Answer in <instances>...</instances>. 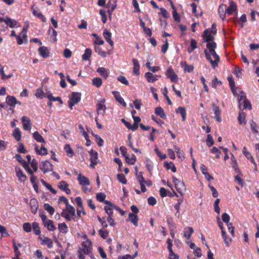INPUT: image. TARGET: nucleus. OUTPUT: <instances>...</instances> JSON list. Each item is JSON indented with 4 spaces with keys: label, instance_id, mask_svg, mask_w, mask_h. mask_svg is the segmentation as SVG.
Instances as JSON below:
<instances>
[{
    "label": "nucleus",
    "instance_id": "f257e3e1",
    "mask_svg": "<svg viewBox=\"0 0 259 259\" xmlns=\"http://www.w3.org/2000/svg\"><path fill=\"white\" fill-rule=\"evenodd\" d=\"M209 32L210 29H207L204 30L202 35L204 41L207 42V49L204 50V54L207 60L210 62L211 67L214 69L218 66L220 57L215 51L217 44L213 41L214 37Z\"/></svg>",
    "mask_w": 259,
    "mask_h": 259
},
{
    "label": "nucleus",
    "instance_id": "f03ea898",
    "mask_svg": "<svg viewBox=\"0 0 259 259\" xmlns=\"http://www.w3.org/2000/svg\"><path fill=\"white\" fill-rule=\"evenodd\" d=\"M61 215L67 221L75 220V209L72 205H68L63 209Z\"/></svg>",
    "mask_w": 259,
    "mask_h": 259
},
{
    "label": "nucleus",
    "instance_id": "7ed1b4c3",
    "mask_svg": "<svg viewBox=\"0 0 259 259\" xmlns=\"http://www.w3.org/2000/svg\"><path fill=\"white\" fill-rule=\"evenodd\" d=\"M81 99V94L78 92H72L69 100V106L71 109L76 104L78 103Z\"/></svg>",
    "mask_w": 259,
    "mask_h": 259
},
{
    "label": "nucleus",
    "instance_id": "20e7f679",
    "mask_svg": "<svg viewBox=\"0 0 259 259\" xmlns=\"http://www.w3.org/2000/svg\"><path fill=\"white\" fill-rule=\"evenodd\" d=\"M173 182L175 184L176 188L178 192L180 193L181 195L183 194V192L185 190L186 187L184 183L180 181V180L177 179L176 178H172Z\"/></svg>",
    "mask_w": 259,
    "mask_h": 259
},
{
    "label": "nucleus",
    "instance_id": "39448f33",
    "mask_svg": "<svg viewBox=\"0 0 259 259\" xmlns=\"http://www.w3.org/2000/svg\"><path fill=\"white\" fill-rule=\"evenodd\" d=\"M165 75L172 82H177L178 80V77L174 72L171 66H169L165 72Z\"/></svg>",
    "mask_w": 259,
    "mask_h": 259
},
{
    "label": "nucleus",
    "instance_id": "423d86ee",
    "mask_svg": "<svg viewBox=\"0 0 259 259\" xmlns=\"http://www.w3.org/2000/svg\"><path fill=\"white\" fill-rule=\"evenodd\" d=\"M90 155V161L91 164L90 166L92 168H95V166L98 164V153L95 150L92 149L89 151Z\"/></svg>",
    "mask_w": 259,
    "mask_h": 259
},
{
    "label": "nucleus",
    "instance_id": "0eeeda50",
    "mask_svg": "<svg viewBox=\"0 0 259 259\" xmlns=\"http://www.w3.org/2000/svg\"><path fill=\"white\" fill-rule=\"evenodd\" d=\"M40 170L46 174L53 170V165L48 160L43 161L41 163L39 166Z\"/></svg>",
    "mask_w": 259,
    "mask_h": 259
},
{
    "label": "nucleus",
    "instance_id": "6e6552de",
    "mask_svg": "<svg viewBox=\"0 0 259 259\" xmlns=\"http://www.w3.org/2000/svg\"><path fill=\"white\" fill-rule=\"evenodd\" d=\"M96 108L98 114L104 115L106 107L105 104V101L103 99L98 101L96 105Z\"/></svg>",
    "mask_w": 259,
    "mask_h": 259
},
{
    "label": "nucleus",
    "instance_id": "1a4fd4ad",
    "mask_svg": "<svg viewBox=\"0 0 259 259\" xmlns=\"http://www.w3.org/2000/svg\"><path fill=\"white\" fill-rule=\"evenodd\" d=\"M91 242L87 239L85 241L82 243V247L80 248L78 250L79 251H82L85 254H88L91 250Z\"/></svg>",
    "mask_w": 259,
    "mask_h": 259
},
{
    "label": "nucleus",
    "instance_id": "9d476101",
    "mask_svg": "<svg viewBox=\"0 0 259 259\" xmlns=\"http://www.w3.org/2000/svg\"><path fill=\"white\" fill-rule=\"evenodd\" d=\"M6 103L12 108H14L16 104L21 105V102L17 101L13 96H8L6 98Z\"/></svg>",
    "mask_w": 259,
    "mask_h": 259
},
{
    "label": "nucleus",
    "instance_id": "9b49d317",
    "mask_svg": "<svg viewBox=\"0 0 259 259\" xmlns=\"http://www.w3.org/2000/svg\"><path fill=\"white\" fill-rule=\"evenodd\" d=\"M22 123L23 128L25 131H30L31 128L30 120L27 116H24L22 117Z\"/></svg>",
    "mask_w": 259,
    "mask_h": 259
},
{
    "label": "nucleus",
    "instance_id": "f8f14e48",
    "mask_svg": "<svg viewBox=\"0 0 259 259\" xmlns=\"http://www.w3.org/2000/svg\"><path fill=\"white\" fill-rule=\"evenodd\" d=\"M58 187L60 190L65 192L66 194H69L71 193V191L68 188V184L65 181H60L58 184Z\"/></svg>",
    "mask_w": 259,
    "mask_h": 259
},
{
    "label": "nucleus",
    "instance_id": "ddd939ff",
    "mask_svg": "<svg viewBox=\"0 0 259 259\" xmlns=\"http://www.w3.org/2000/svg\"><path fill=\"white\" fill-rule=\"evenodd\" d=\"M145 77L149 82L152 83L161 77L159 75H153L152 73L148 72L145 74Z\"/></svg>",
    "mask_w": 259,
    "mask_h": 259
},
{
    "label": "nucleus",
    "instance_id": "4468645a",
    "mask_svg": "<svg viewBox=\"0 0 259 259\" xmlns=\"http://www.w3.org/2000/svg\"><path fill=\"white\" fill-rule=\"evenodd\" d=\"M4 22L11 28L18 27L20 26L19 23L15 20L8 17H7L5 19Z\"/></svg>",
    "mask_w": 259,
    "mask_h": 259
},
{
    "label": "nucleus",
    "instance_id": "2eb2a0df",
    "mask_svg": "<svg viewBox=\"0 0 259 259\" xmlns=\"http://www.w3.org/2000/svg\"><path fill=\"white\" fill-rule=\"evenodd\" d=\"M31 210L32 213L35 214L37 212L38 204L37 201L35 198L31 199L29 203Z\"/></svg>",
    "mask_w": 259,
    "mask_h": 259
},
{
    "label": "nucleus",
    "instance_id": "dca6fc26",
    "mask_svg": "<svg viewBox=\"0 0 259 259\" xmlns=\"http://www.w3.org/2000/svg\"><path fill=\"white\" fill-rule=\"evenodd\" d=\"M218 13L220 18L224 20L227 13L226 5L224 4L221 5L218 8Z\"/></svg>",
    "mask_w": 259,
    "mask_h": 259
},
{
    "label": "nucleus",
    "instance_id": "f3484780",
    "mask_svg": "<svg viewBox=\"0 0 259 259\" xmlns=\"http://www.w3.org/2000/svg\"><path fill=\"white\" fill-rule=\"evenodd\" d=\"M77 180L80 185H90V183L89 179L81 174H79L77 177Z\"/></svg>",
    "mask_w": 259,
    "mask_h": 259
},
{
    "label": "nucleus",
    "instance_id": "a211bd4d",
    "mask_svg": "<svg viewBox=\"0 0 259 259\" xmlns=\"http://www.w3.org/2000/svg\"><path fill=\"white\" fill-rule=\"evenodd\" d=\"M212 110L214 114L215 119L217 121L220 122L221 121V118L220 116L221 111L219 107L214 104H212Z\"/></svg>",
    "mask_w": 259,
    "mask_h": 259
},
{
    "label": "nucleus",
    "instance_id": "6ab92c4d",
    "mask_svg": "<svg viewBox=\"0 0 259 259\" xmlns=\"http://www.w3.org/2000/svg\"><path fill=\"white\" fill-rule=\"evenodd\" d=\"M103 35L106 41L108 42L111 47H113L114 42L111 39V33L106 29L104 30Z\"/></svg>",
    "mask_w": 259,
    "mask_h": 259
},
{
    "label": "nucleus",
    "instance_id": "aec40b11",
    "mask_svg": "<svg viewBox=\"0 0 259 259\" xmlns=\"http://www.w3.org/2000/svg\"><path fill=\"white\" fill-rule=\"evenodd\" d=\"M16 176L19 179V180L21 182H25L26 180V175L23 172L22 170L20 167H16L15 168Z\"/></svg>",
    "mask_w": 259,
    "mask_h": 259
},
{
    "label": "nucleus",
    "instance_id": "412c9836",
    "mask_svg": "<svg viewBox=\"0 0 259 259\" xmlns=\"http://www.w3.org/2000/svg\"><path fill=\"white\" fill-rule=\"evenodd\" d=\"M237 10V5L233 1L229 2V6L227 8V13L228 15H232Z\"/></svg>",
    "mask_w": 259,
    "mask_h": 259
},
{
    "label": "nucleus",
    "instance_id": "4be33fe9",
    "mask_svg": "<svg viewBox=\"0 0 259 259\" xmlns=\"http://www.w3.org/2000/svg\"><path fill=\"white\" fill-rule=\"evenodd\" d=\"M132 62L133 63V73L136 76L139 75L140 64L139 61L136 59H133Z\"/></svg>",
    "mask_w": 259,
    "mask_h": 259
},
{
    "label": "nucleus",
    "instance_id": "5701e85b",
    "mask_svg": "<svg viewBox=\"0 0 259 259\" xmlns=\"http://www.w3.org/2000/svg\"><path fill=\"white\" fill-rule=\"evenodd\" d=\"M40 240L41 241V244L46 245L49 248H51L53 247V241L50 238L43 237H40Z\"/></svg>",
    "mask_w": 259,
    "mask_h": 259
},
{
    "label": "nucleus",
    "instance_id": "b1692460",
    "mask_svg": "<svg viewBox=\"0 0 259 259\" xmlns=\"http://www.w3.org/2000/svg\"><path fill=\"white\" fill-rule=\"evenodd\" d=\"M40 56L44 58H46L49 56V51L46 47H41L38 49Z\"/></svg>",
    "mask_w": 259,
    "mask_h": 259
},
{
    "label": "nucleus",
    "instance_id": "393cba45",
    "mask_svg": "<svg viewBox=\"0 0 259 259\" xmlns=\"http://www.w3.org/2000/svg\"><path fill=\"white\" fill-rule=\"evenodd\" d=\"M97 72L105 79L108 77L109 74V70L104 67H99L97 70Z\"/></svg>",
    "mask_w": 259,
    "mask_h": 259
},
{
    "label": "nucleus",
    "instance_id": "a878e982",
    "mask_svg": "<svg viewBox=\"0 0 259 259\" xmlns=\"http://www.w3.org/2000/svg\"><path fill=\"white\" fill-rule=\"evenodd\" d=\"M126 162L131 165H133L135 163L137 158L134 154H127L125 157Z\"/></svg>",
    "mask_w": 259,
    "mask_h": 259
},
{
    "label": "nucleus",
    "instance_id": "bb28decb",
    "mask_svg": "<svg viewBox=\"0 0 259 259\" xmlns=\"http://www.w3.org/2000/svg\"><path fill=\"white\" fill-rule=\"evenodd\" d=\"M112 94L114 95L116 100L120 104L123 105L124 106H126V103L124 101L123 99L120 96L119 92L117 91L112 92Z\"/></svg>",
    "mask_w": 259,
    "mask_h": 259
},
{
    "label": "nucleus",
    "instance_id": "cd10ccee",
    "mask_svg": "<svg viewBox=\"0 0 259 259\" xmlns=\"http://www.w3.org/2000/svg\"><path fill=\"white\" fill-rule=\"evenodd\" d=\"M250 128L253 133L254 136L255 137H257V134L258 133L259 126H258L255 122L253 120H251L249 122Z\"/></svg>",
    "mask_w": 259,
    "mask_h": 259
},
{
    "label": "nucleus",
    "instance_id": "c85d7f7f",
    "mask_svg": "<svg viewBox=\"0 0 259 259\" xmlns=\"http://www.w3.org/2000/svg\"><path fill=\"white\" fill-rule=\"evenodd\" d=\"M35 150L36 153L40 155H44L48 154V150L44 146H41L40 149H38V146L35 145Z\"/></svg>",
    "mask_w": 259,
    "mask_h": 259
},
{
    "label": "nucleus",
    "instance_id": "c756f323",
    "mask_svg": "<svg viewBox=\"0 0 259 259\" xmlns=\"http://www.w3.org/2000/svg\"><path fill=\"white\" fill-rule=\"evenodd\" d=\"M128 220L132 222L135 226H138V217L137 215L133 213H130L128 214Z\"/></svg>",
    "mask_w": 259,
    "mask_h": 259
},
{
    "label": "nucleus",
    "instance_id": "7c9ffc66",
    "mask_svg": "<svg viewBox=\"0 0 259 259\" xmlns=\"http://www.w3.org/2000/svg\"><path fill=\"white\" fill-rule=\"evenodd\" d=\"M222 236L226 245L227 247H229L232 241V239L227 235L225 231H222Z\"/></svg>",
    "mask_w": 259,
    "mask_h": 259
},
{
    "label": "nucleus",
    "instance_id": "2f4dec72",
    "mask_svg": "<svg viewBox=\"0 0 259 259\" xmlns=\"http://www.w3.org/2000/svg\"><path fill=\"white\" fill-rule=\"evenodd\" d=\"M44 225L46 227L48 230L50 231H54L56 229L55 226L54 225L53 222L51 220H49L46 222H45Z\"/></svg>",
    "mask_w": 259,
    "mask_h": 259
},
{
    "label": "nucleus",
    "instance_id": "473e14b6",
    "mask_svg": "<svg viewBox=\"0 0 259 259\" xmlns=\"http://www.w3.org/2000/svg\"><path fill=\"white\" fill-rule=\"evenodd\" d=\"M31 10H32V14L33 15L35 16V17H38L39 19H40L42 22H46V17L42 14V13L40 12H38L36 10H35L33 8V7H32L31 8Z\"/></svg>",
    "mask_w": 259,
    "mask_h": 259
},
{
    "label": "nucleus",
    "instance_id": "72a5a7b5",
    "mask_svg": "<svg viewBox=\"0 0 259 259\" xmlns=\"http://www.w3.org/2000/svg\"><path fill=\"white\" fill-rule=\"evenodd\" d=\"M177 114H180L182 117V120L185 121L186 119V111L184 107H179L176 110Z\"/></svg>",
    "mask_w": 259,
    "mask_h": 259
},
{
    "label": "nucleus",
    "instance_id": "f704fd0d",
    "mask_svg": "<svg viewBox=\"0 0 259 259\" xmlns=\"http://www.w3.org/2000/svg\"><path fill=\"white\" fill-rule=\"evenodd\" d=\"M194 232V230L192 227H186L184 230V237L187 239H189L191 234Z\"/></svg>",
    "mask_w": 259,
    "mask_h": 259
},
{
    "label": "nucleus",
    "instance_id": "c9c22d12",
    "mask_svg": "<svg viewBox=\"0 0 259 259\" xmlns=\"http://www.w3.org/2000/svg\"><path fill=\"white\" fill-rule=\"evenodd\" d=\"M95 51L102 58H106L107 56V53L102 50V48L99 46H95Z\"/></svg>",
    "mask_w": 259,
    "mask_h": 259
},
{
    "label": "nucleus",
    "instance_id": "e433bc0d",
    "mask_svg": "<svg viewBox=\"0 0 259 259\" xmlns=\"http://www.w3.org/2000/svg\"><path fill=\"white\" fill-rule=\"evenodd\" d=\"M58 230L60 233L66 234L68 232V227L65 223L58 224Z\"/></svg>",
    "mask_w": 259,
    "mask_h": 259
},
{
    "label": "nucleus",
    "instance_id": "4c0bfd02",
    "mask_svg": "<svg viewBox=\"0 0 259 259\" xmlns=\"http://www.w3.org/2000/svg\"><path fill=\"white\" fill-rule=\"evenodd\" d=\"M155 113L162 118H166V114H165L163 109L160 107H158L155 108Z\"/></svg>",
    "mask_w": 259,
    "mask_h": 259
},
{
    "label": "nucleus",
    "instance_id": "58836bf2",
    "mask_svg": "<svg viewBox=\"0 0 259 259\" xmlns=\"http://www.w3.org/2000/svg\"><path fill=\"white\" fill-rule=\"evenodd\" d=\"M92 50L90 48L85 49L84 53L82 55V59L84 61H87L91 57L92 54Z\"/></svg>",
    "mask_w": 259,
    "mask_h": 259
},
{
    "label": "nucleus",
    "instance_id": "ea45409f",
    "mask_svg": "<svg viewBox=\"0 0 259 259\" xmlns=\"http://www.w3.org/2000/svg\"><path fill=\"white\" fill-rule=\"evenodd\" d=\"M33 138L38 142L45 143V139L38 132H35L33 134Z\"/></svg>",
    "mask_w": 259,
    "mask_h": 259
},
{
    "label": "nucleus",
    "instance_id": "a19ab883",
    "mask_svg": "<svg viewBox=\"0 0 259 259\" xmlns=\"http://www.w3.org/2000/svg\"><path fill=\"white\" fill-rule=\"evenodd\" d=\"M235 95H237L238 102L240 104L242 100L243 101L244 99H246V96H245L244 93L242 91H241L239 89L237 90V94H236Z\"/></svg>",
    "mask_w": 259,
    "mask_h": 259
},
{
    "label": "nucleus",
    "instance_id": "79ce46f5",
    "mask_svg": "<svg viewBox=\"0 0 259 259\" xmlns=\"http://www.w3.org/2000/svg\"><path fill=\"white\" fill-rule=\"evenodd\" d=\"M13 136L17 141H19L21 140V133L18 128L16 127L15 128Z\"/></svg>",
    "mask_w": 259,
    "mask_h": 259
},
{
    "label": "nucleus",
    "instance_id": "37998d69",
    "mask_svg": "<svg viewBox=\"0 0 259 259\" xmlns=\"http://www.w3.org/2000/svg\"><path fill=\"white\" fill-rule=\"evenodd\" d=\"M64 150L69 157H72L74 155V152L69 144L65 145Z\"/></svg>",
    "mask_w": 259,
    "mask_h": 259
},
{
    "label": "nucleus",
    "instance_id": "c03bdc74",
    "mask_svg": "<svg viewBox=\"0 0 259 259\" xmlns=\"http://www.w3.org/2000/svg\"><path fill=\"white\" fill-rule=\"evenodd\" d=\"M44 208L51 215H53L55 212L54 208L51 206L49 203H45L44 205Z\"/></svg>",
    "mask_w": 259,
    "mask_h": 259
},
{
    "label": "nucleus",
    "instance_id": "a18cd8bd",
    "mask_svg": "<svg viewBox=\"0 0 259 259\" xmlns=\"http://www.w3.org/2000/svg\"><path fill=\"white\" fill-rule=\"evenodd\" d=\"M75 202L78 206L81 208L83 214H86L85 212L83 210V206L82 205V201L80 197H77L75 198Z\"/></svg>",
    "mask_w": 259,
    "mask_h": 259
},
{
    "label": "nucleus",
    "instance_id": "49530a36",
    "mask_svg": "<svg viewBox=\"0 0 259 259\" xmlns=\"http://www.w3.org/2000/svg\"><path fill=\"white\" fill-rule=\"evenodd\" d=\"M228 81L229 82V85L231 87L232 93L234 95L237 94V90H238L237 88H235V82L231 78H228Z\"/></svg>",
    "mask_w": 259,
    "mask_h": 259
},
{
    "label": "nucleus",
    "instance_id": "de8ad7c7",
    "mask_svg": "<svg viewBox=\"0 0 259 259\" xmlns=\"http://www.w3.org/2000/svg\"><path fill=\"white\" fill-rule=\"evenodd\" d=\"M238 120L239 124H245V114L243 112H240L238 117Z\"/></svg>",
    "mask_w": 259,
    "mask_h": 259
},
{
    "label": "nucleus",
    "instance_id": "09e8293b",
    "mask_svg": "<svg viewBox=\"0 0 259 259\" xmlns=\"http://www.w3.org/2000/svg\"><path fill=\"white\" fill-rule=\"evenodd\" d=\"M197 48V42L194 39H192L190 42V48H188V52L191 53L193 50Z\"/></svg>",
    "mask_w": 259,
    "mask_h": 259
},
{
    "label": "nucleus",
    "instance_id": "8fccbe9b",
    "mask_svg": "<svg viewBox=\"0 0 259 259\" xmlns=\"http://www.w3.org/2000/svg\"><path fill=\"white\" fill-rule=\"evenodd\" d=\"M92 82L95 87L99 88L102 84V80L99 77H95L93 79Z\"/></svg>",
    "mask_w": 259,
    "mask_h": 259
},
{
    "label": "nucleus",
    "instance_id": "3c124183",
    "mask_svg": "<svg viewBox=\"0 0 259 259\" xmlns=\"http://www.w3.org/2000/svg\"><path fill=\"white\" fill-rule=\"evenodd\" d=\"M32 227L33 232L35 235H38L40 233V228L37 223L33 222L32 223Z\"/></svg>",
    "mask_w": 259,
    "mask_h": 259
},
{
    "label": "nucleus",
    "instance_id": "603ef678",
    "mask_svg": "<svg viewBox=\"0 0 259 259\" xmlns=\"http://www.w3.org/2000/svg\"><path fill=\"white\" fill-rule=\"evenodd\" d=\"M114 208H115V206L114 205H109V206H105L104 207V209L106 212L109 215H112L113 213V209Z\"/></svg>",
    "mask_w": 259,
    "mask_h": 259
},
{
    "label": "nucleus",
    "instance_id": "864d4df0",
    "mask_svg": "<svg viewBox=\"0 0 259 259\" xmlns=\"http://www.w3.org/2000/svg\"><path fill=\"white\" fill-rule=\"evenodd\" d=\"M107 6L108 9H112V10H115L116 8V0H109Z\"/></svg>",
    "mask_w": 259,
    "mask_h": 259
},
{
    "label": "nucleus",
    "instance_id": "5fc2aeb1",
    "mask_svg": "<svg viewBox=\"0 0 259 259\" xmlns=\"http://www.w3.org/2000/svg\"><path fill=\"white\" fill-rule=\"evenodd\" d=\"M118 180L122 184H125L127 183V180L123 174H119L117 175Z\"/></svg>",
    "mask_w": 259,
    "mask_h": 259
},
{
    "label": "nucleus",
    "instance_id": "6e6d98bb",
    "mask_svg": "<svg viewBox=\"0 0 259 259\" xmlns=\"http://www.w3.org/2000/svg\"><path fill=\"white\" fill-rule=\"evenodd\" d=\"M35 96L36 98L39 99H42L44 97V93L41 88H38L37 89Z\"/></svg>",
    "mask_w": 259,
    "mask_h": 259
},
{
    "label": "nucleus",
    "instance_id": "4d7b16f0",
    "mask_svg": "<svg viewBox=\"0 0 259 259\" xmlns=\"http://www.w3.org/2000/svg\"><path fill=\"white\" fill-rule=\"evenodd\" d=\"M117 80L124 85H128L129 84L128 81L124 76L119 75L117 77Z\"/></svg>",
    "mask_w": 259,
    "mask_h": 259
},
{
    "label": "nucleus",
    "instance_id": "13d9d810",
    "mask_svg": "<svg viewBox=\"0 0 259 259\" xmlns=\"http://www.w3.org/2000/svg\"><path fill=\"white\" fill-rule=\"evenodd\" d=\"M0 73L2 75V79L10 78L13 76L12 73H10L8 75H6L5 73H4V68L3 67L0 68Z\"/></svg>",
    "mask_w": 259,
    "mask_h": 259
},
{
    "label": "nucleus",
    "instance_id": "bf43d9fd",
    "mask_svg": "<svg viewBox=\"0 0 259 259\" xmlns=\"http://www.w3.org/2000/svg\"><path fill=\"white\" fill-rule=\"evenodd\" d=\"M214 144V141L212 138V137L210 134H208L207 135V139H206V145L208 147H211Z\"/></svg>",
    "mask_w": 259,
    "mask_h": 259
},
{
    "label": "nucleus",
    "instance_id": "052dcab7",
    "mask_svg": "<svg viewBox=\"0 0 259 259\" xmlns=\"http://www.w3.org/2000/svg\"><path fill=\"white\" fill-rule=\"evenodd\" d=\"M222 82L218 79V78L215 76L214 79L212 80L211 86L213 88H216L218 85H221Z\"/></svg>",
    "mask_w": 259,
    "mask_h": 259
},
{
    "label": "nucleus",
    "instance_id": "680f3d73",
    "mask_svg": "<svg viewBox=\"0 0 259 259\" xmlns=\"http://www.w3.org/2000/svg\"><path fill=\"white\" fill-rule=\"evenodd\" d=\"M106 197V195L103 193H98L96 194V198L100 202H103Z\"/></svg>",
    "mask_w": 259,
    "mask_h": 259
},
{
    "label": "nucleus",
    "instance_id": "e2e57ef3",
    "mask_svg": "<svg viewBox=\"0 0 259 259\" xmlns=\"http://www.w3.org/2000/svg\"><path fill=\"white\" fill-rule=\"evenodd\" d=\"M23 228L24 230L26 232H30L32 230L31 225L29 223H25L23 224Z\"/></svg>",
    "mask_w": 259,
    "mask_h": 259
},
{
    "label": "nucleus",
    "instance_id": "0e129e2a",
    "mask_svg": "<svg viewBox=\"0 0 259 259\" xmlns=\"http://www.w3.org/2000/svg\"><path fill=\"white\" fill-rule=\"evenodd\" d=\"M137 177V179L139 184H144L145 180L143 176L142 172H139V174H138Z\"/></svg>",
    "mask_w": 259,
    "mask_h": 259
},
{
    "label": "nucleus",
    "instance_id": "69168bd1",
    "mask_svg": "<svg viewBox=\"0 0 259 259\" xmlns=\"http://www.w3.org/2000/svg\"><path fill=\"white\" fill-rule=\"evenodd\" d=\"M100 14L101 16V20L103 23H105L107 21L106 12L103 10H100Z\"/></svg>",
    "mask_w": 259,
    "mask_h": 259
},
{
    "label": "nucleus",
    "instance_id": "338daca9",
    "mask_svg": "<svg viewBox=\"0 0 259 259\" xmlns=\"http://www.w3.org/2000/svg\"><path fill=\"white\" fill-rule=\"evenodd\" d=\"M183 201V199L182 198L178 199L177 203L174 206V208L177 211H180V206H181V204H182Z\"/></svg>",
    "mask_w": 259,
    "mask_h": 259
},
{
    "label": "nucleus",
    "instance_id": "774afa93",
    "mask_svg": "<svg viewBox=\"0 0 259 259\" xmlns=\"http://www.w3.org/2000/svg\"><path fill=\"white\" fill-rule=\"evenodd\" d=\"M165 166L167 168V169H171L172 171L174 172H175L177 170L176 166L172 163H170V164H168L167 163H165Z\"/></svg>",
    "mask_w": 259,
    "mask_h": 259
}]
</instances>
